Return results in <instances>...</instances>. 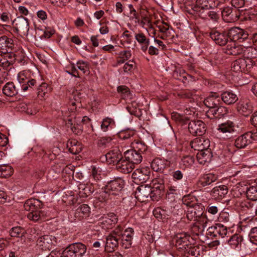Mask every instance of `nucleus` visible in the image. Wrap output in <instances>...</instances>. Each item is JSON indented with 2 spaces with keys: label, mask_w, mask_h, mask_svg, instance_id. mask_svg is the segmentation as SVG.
<instances>
[{
  "label": "nucleus",
  "mask_w": 257,
  "mask_h": 257,
  "mask_svg": "<svg viewBox=\"0 0 257 257\" xmlns=\"http://www.w3.org/2000/svg\"><path fill=\"white\" fill-rule=\"evenodd\" d=\"M134 235L133 228L128 227L123 230V226L118 225L106 238L105 251L109 252L113 251L119 244L125 248H130Z\"/></svg>",
  "instance_id": "nucleus-1"
},
{
  "label": "nucleus",
  "mask_w": 257,
  "mask_h": 257,
  "mask_svg": "<svg viewBox=\"0 0 257 257\" xmlns=\"http://www.w3.org/2000/svg\"><path fill=\"white\" fill-rule=\"evenodd\" d=\"M186 204L189 206L186 213L187 218L190 221H196L194 228L198 227L200 232L203 231L207 223V218L203 214V206L201 204H191L188 202Z\"/></svg>",
  "instance_id": "nucleus-2"
},
{
  "label": "nucleus",
  "mask_w": 257,
  "mask_h": 257,
  "mask_svg": "<svg viewBox=\"0 0 257 257\" xmlns=\"http://www.w3.org/2000/svg\"><path fill=\"white\" fill-rule=\"evenodd\" d=\"M124 186V180L119 177L108 182L102 188L96 197L100 201L112 199L113 197L119 195Z\"/></svg>",
  "instance_id": "nucleus-3"
},
{
  "label": "nucleus",
  "mask_w": 257,
  "mask_h": 257,
  "mask_svg": "<svg viewBox=\"0 0 257 257\" xmlns=\"http://www.w3.org/2000/svg\"><path fill=\"white\" fill-rule=\"evenodd\" d=\"M38 200L34 199L27 200L24 204V208L29 212L28 218L34 222L41 221L46 218L47 214L38 207Z\"/></svg>",
  "instance_id": "nucleus-4"
},
{
  "label": "nucleus",
  "mask_w": 257,
  "mask_h": 257,
  "mask_svg": "<svg viewBox=\"0 0 257 257\" xmlns=\"http://www.w3.org/2000/svg\"><path fill=\"white\" fill-rule=\"evenodd\" d=\"M87 247L81 242L69 244L63 251L64 257H82L86 253Z\"/></svg>",
  "instance_id": "nucleus-5"
},
{
  "label": "nucleus",
  "mask_w": 257,
  "mask_h": 257,
  "mask_svg": "<svg viewBox=\"0 0 257 257\" xmlns=\"http://www.w3.org/2000/svg\"><path fill=\"white\" fill-rule=\"evenodd\" d=\"M254 65V62L250 58H239L232 63L231 70L235 72L245 73L249 71Z\"/></svg>",
  "instance_id": "nucleus-6"
},
{
  "label": "nucleus",
  "mask_w": 257,
  "mask_h": 257,
  "mask_svg": "<svg viewBox=\"0 0 257 257\" xmlns=\"http://www.w3.org/2000/svg\"><path fill=\"white\" fill-rule=\"evenodd\" d=\"M153 191V201L159 200L164 194L165 190V180L162 177L153 179L152 181Z\"/></svg>",
  "instance_id": "nucleus-7"
},
{
  "label": "nucleus",
  "mask_w": 257,
  "mask_h": 257,
  "mask_svg": "<svg viewBox=\"0 0 257 257\" xmlns=\"http://www.w3.org/2000/svg\"><path fill=\"white\" fill-rule=\"evenodd\" d=\"M12 24L17 33L28 36L30 28L28 19L23 16L18 17L13 21Z\"/></svg>",
  "instance_id": "nucleus-8"
},
{
  "label": "nucleus",
  "mask_w": 257,
  "mask_h": 257,
  "mask_svg": "<svg viewBox=\"0 0 257 257\" xmlns=\"http://www.w3.org/2000/svg\"><path fill=\"white\" fill-rule=\"evenodd\" d=\"M152 186L148 185H141L135 192L136 198L141 202H145L150 198L153 200Z\"/></svg>",
  "instance_id": "nucleus-9"
},
{
  "label": "nucleus",
  "mask_w": 257,
  "mask_h": 257,
  "mask_svg": "<svg viewBox=\"0 0 257 257\" xmlns=\"http://www.w3.org/2000/svg\"><path fill=\"white\" fill-rule=\"evenodd\" d=\"M217 130L223 134L224 138L227 139L233 138V135L236 131L235 123L229 120L219 124Z\"/></svg>",
  "instance_id": "nucleus-10"
},
{
  "label": "nucleus",
  "mask_w": 257,
  "mask_h": 257,
  "mask_svg": "<svg viewBox=\"0 0 257 257\" xmlns=\"http://www.w3.org/2000/svg\"><path fill=\"white\" fill-rule=\"evenodd\" d=\"M188 128L193 136H202L206 130L205 124L201 120H191L188 123Z\"/></svg>",
  "instance_id": "nucleus-11"
},
{
  "label": "nucleus",
  "mask_w": 257,
  "mask_h": 257,
  "mask_svg": "<svg viewBox=\"0 0 257 257\" xmlns=\"http://www.w3.org/2000/svg\"><path fill=\"white\" fill-rule=\"evenodd\" d=\"M105 158L108 164L115 165L123 159L121 151L118 146L111 148L105 154Z\"/></svg>",
  "instance_id": "nucleus-12"
},
{
  "label": "nucleus",
  "mask_w": 257,
  "mask_h": 257,
  "mask_svg": "<svg viewBox=\"0 0 257 257\" xmlns=\"http://www.w3.org/2000/svg\"><path fill=\"white\" fill-rule=\"evenodd\" d=\"M228 35L230 39V41H238L239 42H242L247 39L248 36L246 32L238 27L231 28L228 30Z\"/></svg>",
  "instance_id": "nucleus-13"
},
{
  "label": "nucleus",
  "mask_w": 257,
  "mask_h": 257,
  "mask_svg": "<svg viewBox=\"0 0 257 257\" xmlns=\"http://www.w3.org/2000/svg\"><path fill=\"white\" fill-rule=\"evenodd\" d=\"M209 36L211 39L219 46H224L228 42L229 36L228 33L225 31L219 32L216 30H212Z\"/></svg>",
  "instance_id": "nucleus-14"
},
{
  "label": "nucleus",
  "mask_w": 257,
  "mask_h": 257,
  "mask_svg": "<svg viewBox=\"0 0 257 257\" xmlns=\"http://www.w3.org/2000/svg\"><path fill=\"white\" fill-rule=\"evenodd\" d=\"M117 221V216L113 213H110L105 216L102 217L98 224L103 229H108L112 228Z\"/></svg>",
  "instance_id": "nucleus-15"
},
{
  "label": "nucleus",
  "mask_w": 257,
  "mask_h": 257,
  "mask_svg": "<svg viewBox=\"0 0 257 257\" xmlns=\"http://www.w3.org/2000/svg\"><path fill=\"white\" fill-rule=\"evenodd\" d=\"M150 173V171L148 169L145 168L138 169L133 173L132 177L136 183L141 184L149 180Z\"/></svg>",
  "instance_id": "nucleus-16"
},
{
  "label": "nucleus",
  "mask_w": 257,
  "mask_h": 257,
  "mask_svg": "<svg viewBox=\"0 0 257 257\" xmlns=\"http://www.w3.org/2000/svg\"><path fill=\"white\" fill-rule=\"evenodd\" d=\"M207 230L208 234L216 238H223L227 233V227L221 223H216L214 225L209 227Z\"/></svg>",
  "instance_id": "nucleus-17"
},
{
  "label": "nucleus",
  "mask_w": 257,
  "mask_h": 257,
  "mask_svg": "<svg viewBox=\"0 0 257 257\" xmlns=\"http://www.w3.org/2000/svg\"><path fill=\"white\" fill-rule=\"evenodd\" d=\"M191 148L198 152L208 149L210 141L203 137L196 138L190 143Z\"/></svg>",
  "instance_id": "nucleus-18"
},
{
  "label": "nucleus",
  "mask_w": 257,
  "mask_h": 257,
  "mask_svg": "<svg viewBox=\"0 0 257 257\" xmlns=\"http://www.w3.org/2000/svg\"><path fill=\"white\" fill-rule=\"evenodd\" d=\"M124 157L135 166V164H140L142 161L143 158L145 156L132 148L124 153Z\"/></svg>",
  "instance_id": "nucleus-19"
},
{
  "label": "nucleus",
  "mask_w": 257,
  "mask_h": 257,
  "mask_svg": "<svg viewBox=\"0 0 257 257\" xmlns=\"http://www.w3.org/2000/svg\"><path fill=\"white\" fill-rule=\"evenodd\" d=\"M252 134L251 132H247L238 137L235 141L234 145L238 149L244 148L251 143Z\"/></svg>",
  "instance_id": "nucleus-20"
},
{
  "label": "nucleus",
  "mask_w": 257,
  "mask_h": 257,
  "mask_svg": "<svg viewBox=\"0 0 257 257\" xmlns=\"http://www.w3.org/2000/svg\"><path fill=\"white\" fill-rule=\"evenodd\" d=\"M14 41L12 39L3 35L0 37V52L2 53H10L14 47Z\"/></svg>",
  "instance_id": "nucleus-21"
},
{
  "label": "nucleus",
  "mask_w": 257,
  "mask_h": 257,
  "mask_svg": "<svg viewBox=\"0 0 257 257\" xmlns=\"http://www.w3.org/2000/svg\"><path fill=\"white\" fill-rule=\"evenodd\" d=\"M237 110L242 115L247 116L252 112V106L249 100H241L238 103Z\"/></svg>",
  "instance_id": "nucleus-22"
},
{
  "label": "nucleus",
  "mask_w": 257,
  "mask_h": 257,
  "mask_svg": "<svg viewBox=\"0 0 257 257\" xmlns=\"http://www.w3.org/2000/svg\"><path fill=\"white\" fill-rule=\"evenodd\" d=\"M174 239L176 241V245L180 248H182L188 246L190 243V239L192 238L186 233L181 232L177 233Z\"/></svg>",
  "instance_id": "nucleus-23"
},
{
  "label": "nucleus",
  "mask_w": 257,
  "mask_h": 257,
  "mask_svg": "<svg viewBox=\"0 0 257 257\" xmlns=\"http://www.w3.org/2000/svg\"><path fill=\"white\" fill-rule=\"evenodd\" d=\"M211 95L208 96L204 101V104L209 108V110L214 109L220 104V98L218 94L216 92H211Z\"/></svg>",
  "instance_id": "nucleus-24"
},
{
  "label": "nucleus",
  "mask_w": 257,
  "mask_h": 257,
  "mask_svg": "<svg viewBox=\"0 0 257 257\" xmlns=\"http://www.w3.org/2000/svg\"><path fill=\"white\" fill-rule=\"evenodd\" d=\"M217 179V176L213 174H204L199 177L197 185L199 187H204L210 185Z\"/></svg>",
  "instance_id": "nucleus-25"
},
{
  "label": "nucleus",
  "mask_w": 257,
  "mask_h": 257,
  "mask_svg": "<svg viewBox=\"0 0 257 257\" xmlns=\"http://www.w3.org/2000/svg\"><path fill=\"white\" fill-rule=\"evenodd\" d=\"M16 60L15 54L6 53L0 54V66L4 68H7L10 65H13Z\"/></svg>",
  "instance_id": "nucleus-26"
},
{
  "label": "nucleus",
  "mask_w": 257,
  "mask_h": 257,
  "mask_svg": "<svg viewBox=\"0 0 257 257\" xmlns=\"http://www.w3.org/2000/svg\"><path fill=\"white\" fill-rule=\"evenodd\" d=\"M116 167L119 172L127 174L131 173L135 168V166L130 161L122 159L116 165Z\"/></svg>",
  "instance_id": "nucleus-27"
},
{
  "label": "nucleus",
  "mask_w": 257,
  "mask_h": 257,
  "mask_svg": "<svg viewBox=\"0 0 257 257\" xmlns=\"http://www.w3.org/2000/svg\"><path fill=\"white\" fill-rule=\"evenodd\" d=\"M244 52L240 45H237L235 42L229 41L225 49V53L228 55H238Z\"/></svg>",
  "instance_id": "nucleus-28"
},
{
  "label": "nucleus",
  "mask_w": 257,
  "mask_h": 257,
  "mask_svg": "<svg viewBox=\"0 0 257 257\" xmlns=\"http://www.w3.org/2000/svg\"><path fill=\"white\" fill-rule=\"evenodd\" d=\"M228 111V110L227 107L218 105L217 107H215L214 109H212V110H208L206 114L209 117L210 115H212L216 118H220L227 114Z\"/></svg>",
  "instance_id": "nucleus-29"
},
{
  "label": "nucleus",
  "mask_w": 257,
  "mask_h": 257,
  "mask_svg": "<svg viewBox=\"0 0 257 257\" xmlns=\"http://www.w3.org/2000/svg\"><path fill=\"white\" fill-rule=\"evenodd\" d=\"M227 192V187L225 185H220L213 188L211 191V195L215 199L221 200L225 197Z\"/></svg>",
  "instance_id": "nucleus-30"
},
{
  "label": "nucleus",
  "mask_w": 257,
  "mask_h": 257,
  "mask_svg": "<svg viewBox=\"0 0 257 257\" xmlns=\"http://www.w3.org/2000/svg\"><path fill=\"white\" fill-rule=\"evenodd\" d=\"M212 157V153L208 149L199 151L196 155L198 162L199 164L203 165L205 164L206 163L210 162Z\"/></svg>",
  "instance_id": "nucleus-31"
},
{
  "label": "nucleus",
  "mask_w": 257,
  "mask_h": 257,
  "mask_svg": "<svg viewBox=\"0 0 257 257\" xmlns=\"http://www.w3.org/2000/svg\"><path fill=\"white\" fill-rule=\"evenodd\" d=\"M90 213V207L88 205L83 204L81 205L75 211V217L81 220L88 217Z\"/></svg>",
  "instance_id": "nucleus-32"
},
{
  "label": "nucleus",
  "mask_w": 257,
  "mask_h": 257,
  "mask_svg": "<svg viewBox=\"0 0 257 257\" xmlns=\"http://www.w3.org/2000/svg\"><path fill=\"white\" fill-rule=\"evenodd\" d=\"M37 244L42 249H50L52 244L51 236L49 235H44L40 237L37 241Z\"/></svg>",
  "instance_id": "nucleus-33"
},
{
  "label": "nucleus",
  "mask_w": 257,
  "mask_h": 257,
  "mask_svg": "<svg viewBox=\"0 0 257 257\" xmlns=\"http://www.w3.org/2000/svg\"><path fill=\"white\" fill-rule=\"evenodd\" d=\"M221 96L222 100L228 105L233 104L238 100L237 95L230 91H224Z\"/></svg>",
  "instance_id": "nucleus-34"
},
{
  "label": "nucleus",
  "mask_w": 257,
  "mask_h": 257,
  "mask_svg": "<svg viewBox=\"0 0 257 257\" xmlns=\"http://www.w3.org/2000/svg\"><path fill=\"white\" fill-rule=\"evenodd\" d=\"M66 146L69 152L73 154H77L82 150L80 143L76 140H69Z\"/></svg>",
  "instance_id": "nucleus-35"
},
{
  "label": "nucleus",
  "mask_w": 257,
  "mask_h": 257,
  "mask_svg": "<svg viewBox=\"0 0 257 257\" xmlns=\"http://www.w3.org/2000/svg\"><path fill=\"white\" fill-rule=\"evenodd\" d=\"M66 124L68 128H70L73 133L78 135L80 134L82 131V126L78 123V120L74 118H69L66 121Z\"/></svg>",
  "instance_id": "nucleus-36"
},
{
  "label": "nucleus",
  "mask_w": 257,
  "mask_h": 257,
  "mask_svg": "<svg viewBox=\"0 0 257 257\" xmlns=\"http://www.w3.org/2000/svg\"><path fill=\"white\" fill-rule=\"evenodd\" d=\"M135 37L138 42L142 45L141 48L142 51L146 52L150 44L149 39H147L143 33L136 34Z\"/></svg>",
  "instance_id": "nucleus-37"
},
{
  "label": "nucleus",
  "mask_w": 257,
  "mask_h": 257,
  "mask_svg": "<svg viewBox=\"0 0 257 257\" xmlns=\"http://www.w3.org/2000/svg\"><path fill=\"white\" fill-rule=\"evenodd\" d=\"M151 166L154 171L162 172L166 167V161L160 158H155L152 162Z\"/></svg>",
  "instance_id": "nucleus-38"
},
{
  "label": "nucleus",
  "mask_w": 257,
  "mask_h": 257,
  "mask_svg": "<svg viewBox=\"0 0 257 257\" xmlns=\"http://www.w3.org/2000/svg\"><path fill=\"white\" fill-rule=\"evenodd\" d=\"M78 189L79 195L82 198L89 196L94 192V188L91 185L80 184L78 185Z\"/></svg>",
  "instance_id": "nucleus-39"
},
{
  "label": "nucleus",
  "mask_w": 257,
  "mask_h": 257,
  "mask_svg": "<svg viewBox=\"0 0 257 257\" xmlns=\"http://www.w3.org/2000/svg\"><path fill=\"white\" fill-rule=\"evenodd\" d=\"M131 146L136 151L142 154L144 156L148 150V147L145 143L139 140H135L132 142Z\"/></svg>",
  "instance_id": "nucleus-40"
},
{
  "label": "nucleus",
  "mask_w": 257,
  "mask_h": 257,
  "mask_svg": "<svg viewBox=\"0 0 257 257\" xmlns=\"http://www.w3.org/2000/svg\"><path fill=\"white\" fill-rule=\"evenodd\" d=\"M3 92L4 94L9 97H12L18 94L15 85L12 82H8L4 85Z\"/></svg>",
  "instance_id": "nucleus-41"
},
{
  "label": "nucleus",
  "mask_w": 257,
  "mask_h": 257,
  "mask_svg": "<svg viewBox=\"0 0 257 257\" xmlns=\"http://www.w3.org/2000/svg\"><path fill=\"white\" fill-rule=\"evenodd\" d=\"M112 139L110 137H102L98 139L97 145L100 149H105L111 147L112 145Z\"/></svg>",
  "instance_id": "nucleus-42"
},
{
  "label": "nucleus",
  "mask_w": 257,
  "mask_h": 257,
  "mask_svg": "<svg viewBox=\"0 0 257 257\" xmlns=\"http://www.w3.org/2000/svg\"><path fill=\"white\" fill-rule=\"evenodd\" d=\"M82 96V94L77 90L73 91L71 96L70 97V103L73 107L70 108L71 110L73 111L76 109V107H74L76 105V103L80 102V99Z\"/></svg>",
  "instance_id": "nucleus-43"
},
{
  "label": "nucleus",
  "mask_w": 257,
  "mask_h": 257,
  "mask_svg": "<svg viewBox=\"0 0 257 257\" xmlns=\"http://www.w3.org/2000/svg\"><path fill=\"white\" fill-rule=\"evenodd\" d=\"M114 126V120L110 118H104L101 122V129L104 132L112 129Z\"/></svg>",
  "instance_id": "nucleus-44"
},
{
  "label": "nucleus",
  "mask_w": 257,
  "mask_h": 257,
  "mask_svg": "<svg viewBox=\"0 0 257 257\" xmlns=\"http://www.w3.org/2000/svg\"><path fill=\"white\" fill-rule=\"evenodd\" d=\"M194 162V159L191 156H185L182 157L180 165L183 169L190 167Z\"/></svg>",
  "instance_id": "nucleus-45"
},
{
  "label": "nucleus",
  "mask_w": 257,
  "mask_h": 257,
  "mask_svg": "<svg viewBox=\"0 0 257 257\" xmlns=\"http://www.w3.org/2000/svg\"><path fill=\"white\" fill-rule=\"evenodd\" d=\"M246 195L248 199L250 200H257V186H252L248 188L246 191Z\"/></svg>",
  "instance_id": "nucleus-46"
},
{
  "label": "nucleus",
  "mask_w": 257,
  "mask_h": 257,
  "mask_svg": "<svg viewBox=\"0 0 257 257\" xmlns=\"http://www.w3.org/2000/svg\"><path fill=\"white\" fill-rule=\"evenodd\" d=\"M242 240V237L241 235L234 234L228 240V242L231 247L235 248L241 243Z\"/></svg>",
  "instance_id": "nucleus-47"
},
{
  "label": "nucleus",
  "mask_w": 257,
  "mask_h": 257,
  "mask_svg": "<svg viewBox=\"0 0 257 257\" xmlns=\"http://www.w3.org/2000/svg\"><path fill=\"white\" fill-rule=\"evenodd\" d=\"M117 90L121 94V96L123 99L131 98L130 89L127 86L125 85L119 86L117 88Z\"/></svg>",
  "instance_id": "nucleus-48"
},
{
  "label": "nucleus",
  "mask_w": 257,
  "mask_h": 257,
  "mask_svg": "<svg viewBox=\"0 0 257 257\" xmlns=\"http://www.w3.org/2000/svg\"><path fill=\"white\" fill-rule=\"evenodd\" d=\"M208 0H196L194 8L196 11H200V10H209Z\"/></svg>",
  "instance_id": "nucleus-49"
},
{
  "label": "nucleus",
  "mask_w": 257,
  "mask_h": 257,
  "mask_svg": "<svg viewBox=\"0 0 257 257\" xmlns=\"http://www.w3.org/2000/svg\"><path fill=\"white\" fill-rule=\"evenodd\" d=\"M12 170L10 166L5 164H0V177L6 178L10 176Z\"/></svg>",
  "instance_id": "nucleus-50"
},
{
  "label": "nucleus",
  "mask_w": 257,
  "mask_h": 257,
  "mask_svg": "<svg viewBox=\"0 0 257 257\" xmlns=\"http://www.w3.org/2000/svg\"><path fill=\"white\" fill-rule=\"evenodd\" d=\"M25 231L23 228L20 226L13 227L10 232L12 237H19L23 236Z\"/></svg>",
  "instance_id": "nucleus-51"
},
{
  "label": "nucleus",
  "mask_w": 257,
  "mask_h": 257,
  "mask_svg": "<svg viewBox=\"0 0 257 257\" xmlns=\"http://www.w3.org/2000/svg\"><path fill=\"white\" fill-rule=\"evenodd\" d=\"M244 53L246 56V58H255L257 57V49L253 47H249L244 50Z\"/></svg>",
  "instance_id": "nucleus-52"
},
{
  "label": "nucleus",
  "mask_w": 257,
  "mask_h": 257,
  "mask_svg": "<svg viewBox=\"0 0 257 257\" xmlns=\"http://www.w3.org/2000/svg\"><path fill=\"white\" fill-rule=\"evenodd\" d=\"M172 118L176 121L186 123L190 119V117H185L184 115H181L177 112H173L171 115Z\"/></svg>",
  "instance_id": "nucleus-53"
},
{
  "label": "nucleus",
  "mask_w": 257,
  "mask_h": 257,
  "mask_svg": "<svg viewBox=\"0 0 257 257\" xmlns=\"http://www.w3.org/2000/svg\"><path fill=\"white\" fill-rule=\"evenodd\" d=\"M76 66L78 69L85 73H89V67L88 63L83 61H78L76 63Z\"/></svg>",
  "instance_id": "nucleus-54"
},
{
  "label": "nucleus",
  "mask_w": 257,
  "mask_h": 257,
  "mask_svg": "<svg viewBox=\"0 0 257 257\" xmlns=\"http://www.w3.org/2000/svg\"><path fill=\"white\" fill-rule=\"evenodd\" d=\"M135 62L134 61H128L125 63L123 67L124 73L131 74L133 73L135 67Z\"/></svg>",
  "instance_id": "nucleus-55"
},
{
  "label": "nucleus",
  "mask_w": 257,
  "mask_h": 257,
  "mask_svg": "<svg viewBox=\"0 0 257 257\" xmlns=\"http://www.w3.org/2000/svg\"><path fill=\"white\" fill-rule=\"evenodd\" d=\"M50 88H48V84L46 83H42L38 88V94L40 97H43L50 91Z\"/></svg>",
  "instance_id": "nucleus-56"
},
{
  "label": "nucleus",
  "mask_w": 257,
  "mask_h": 257,
  "mask_svg": "<svg viewBox=\"0 0 257 257\" xmlns=\"http://www.w3.org/2000/svg\"><path fill=\"white\" fill-rule=\"evenodd\" d=\"M249 2L252 3V0H231V4L232 6L236 9L241 8L244 7L245 3Z\"/></svg>",
  "instance_id": "nucleus-57"
},
{
  "label": "nucleus",
  "mask_w": 257,
  "mask_h": 257,
  "mask_svg": "<svg viewBox=\"0 0 257 257\" xmlns=\"http://www.w3.org/2000/svg\"><path fill=\"white\" fill-rule=\"evenodd\" d=\"M247 199L244 200L239 201L237 202V205L242 210H245V209L251 208L252 204Z\"/></svg>",
  "instance_id": "nucleus-58"
},
{
  "label": "nucleus",
  "mask_w": 257,
  "mask_h": 257,
  "mask_svg": "<svg viewBox=\"0 0 257 257\" xmlns=\"http://www.w3.org/2000/svg\"><path fill=\"white\" fill-rule=\"evenodd\" d=\"M36 84V80L34 79H29L28 82L23 84L21 87L22 89L24 91L28 90L29 88H32L33 86Z\"/></svg>",
  "instance_id": "nucleus-59"
},
{
  "label": "nucleus",
  "mask_w": 257,
  "mask_h": 257,
  "mask_svg": "<svg viewBox=\"0 0 257 257\" xmlns=\"http://www.w3.org/2000/svg\"><path fill=\"white\" fill-rule=\"evenodd\" d=\"M222 15L223 17H229L230 20H233V10L231 8L227 7L223 9L222 11Z\"/></svg>",
  "instance_id": "nucleus-60"
},
{
  "label": "nucleus",
  "mask_w": 257,
  "mask_h": 257,
  "mask_svg": "<svg viewBox=\"0 0 257 257\" xmlns=\"http://www.w3.org/2000/svg\"><path fill=\"white\" fill-rule=\"evenodd\" d=\"M171 176L173 177V179L175 181H179L181 180L183 177V173L179 170H175L172 172Z\"/></svg>",
  "instance_id": "nucleus-61"
},
{
  "label": "nucleus",
  "mask_w": 257,
  "mask_h": 257,
  "mask_svg": "<svg viewBox=\"0 0 257 257\" xmlns=\"http://www.w3.org/2000/svg\"><path fill=\"white\" fill-rule=\"evenodd\" d=\"M249 236L250 240L252 243L257 244V227L251 229Z\"/></svg>",
  "instance_id": "nucleus-62"
},
{
  "label": "nucleus",
  "mask_w": 257,
  "mask_h": 257,
  "mask_svg": "<svg viewBox=\"0 0 257 257\" xmlns=\"http://www.w3.org/2000/svg\"><path fill=\"white\" fill-rule=\"evenodd\" d=\"M18 79L21 85V86L23 85V84H25L28 82L29 78L27 77L26 75L24 72H20L19 73L18 75Z\"/></svg>",
  "instance_id": "nucleus-63"
},
{
  "label": "nucleus",
  "mask_w": 257,
  "mask_h": 257,
  "mask_svg": "<svg viewBox=\"0 0 257 257\" xmlns=\"http://www.w3.org/2000/svg\"><path fill=\"white\" fill-rule=\"evenodd\" d=\"M218 219L220 222H228L229 221V215L226 212H222L219 214Z\"/></svg>",
  "instance_id": "nucleus-64"
}]
</instances>
